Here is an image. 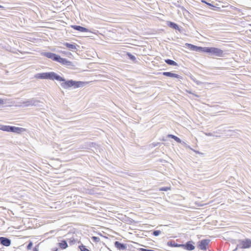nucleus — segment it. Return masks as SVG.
<instances>
[{
    "label": "nucleus",
    "instance_id": "nucleus-16",
    "mask_svg": "<svg viewBox=\"0 0 251 251\" xmlns=\"http://www.w3.org/2000/svg\"><path fill=\"white\" fill-rule=\"evenodd\" d=\"M167 245L171 247H181L182 244L176 243L174 241L170 240L167 242Z\"/></svg>",
    "mask_w": 251,
    "mask_h": 251
},
{
    "label": "nucleus",
    "instance_id": "nucleus-13",
    "mask_svg": "<svg viewBox=\"0 0 251 251\" xmlns=\"http://www.w3.org/2000/svg\"><path fill=\"white\" fill-rule=\"evenodd\" d=\"M115 247L117 248L119 250H125L126 249V245L120 243L119 241H115L114 242Z\"/></svg>",
    "mask_w": 251,
    "mask_h": 251
},
{
    "label": "nucleus",
    "instance_id": "nucleus-6",
    "mask_svg": "<svg viewBox=\"0 0 251 251\" xmlns=\"http://www.w3.org/2000/svg\"><path fill=\"white\" fill-rule=\"evenodd\" d=\"M239 243L242 249H247L251 247V239L240 240Z\"/></svg>",
    "mask_w": 251,
    "mask_h": 251
},
{
    "label": "nucleus",
    "instance_id": "nucleus-30",
    "mask_svg": "<svg viewBox=\"0 0 251 251\" xmlns=\"http://www.w3.org/2000/svg\"><path fill=\"white\" fill-rule=\"evenodd\" d=\"M140 250L141 251H155L153 250H151V249H144V248H141L140 249Z\"/></svg>",
    "mask_w": 251,
    "mask_h": 251
},
{
    "label": "nucleus",
    "instance_id": "nucleus-9",
    "mask_svg": "<svg viewBox=\"0 0 251 251\" xmlns=\"http://www.w3.org/2000/svg\"><path fill=\"white\" fill-rule=\"evenodd\" d=\"M63 45L66 47L69 50L72 51H76L77 50V47H78V45H77L75 43L71 44L69 43H64Z\"/></svg>",
    "mask_w": 251,
    "mask_h": 251
},
{
    "label": "nucleus",
    "instance_id": "nucleus-14",
    "mask_svg": "<svg viewBox=\"0 0 251 251\" xmlns=\"http://www.w3.org/2000/svg\"><path fill=\"white\" fill-rule=\"evenodd\" d=\"M71 27H72L74 29L77 30V31H79L80 32H88V31H89L88 29H87L84 27L80 26V25H71Z\"/></svg>",
    "mask_w": 251,
    "mask_h": 251
},
{
    "label": "nucleus",
    "instance_id": "nucleus-25",
    "mask_svg": "<svg viewBox=\"0 0 251 251\" xmlns=\"http://www.w3.org/2000/svg\"><path fill=\"white\" fill-rule=\"evenodd\" d=\"M78 248L81 251H86L88 250L83 245L79 246Z\"/></svg>",
    "mask_w": 251,
    "mask_h": 251
},
{
    "label": "nucleus",
    "instance_id": "nucleus-11",
    "mask_svg": "<svg viewBox=\"0 0 251 251\" xmlns=\"http://www.w3.org/2000/svg\"><path fill=\"white\" fill-rule=\"evenodd\" d=\"M11 240L4 237H0V244L2 245L9 247L11 245Z\"/></svg>",
    "mask_w": 251,
    "mask_h": 251
},
{
    "label": "nucleus",
    "instance_id": "nucleus-31",
    "mask_svg": "<svg viewBox=\"0 0 251 251\" xmlns=\"http://www.w3.org/2000/svg\"><path fill=\"white\" fill-rule=\"evenodd\" d=\"M202 2H204V3H205L206 4H207L208 5H209V6H211L212 7H214V6L211 3H208V2H206L205 0H202L201 1Z\"/></svg>",
    "mask_w": 251,
    "mask_h": 251
},
{
    "label": "nucleus",
    "instance_id": "nucleus-17",
    "mask_svg": "<svg viewBox=\"0 0 251 251\" xmlns=\"http://www.w3.org/2000/svg\"><path fill=\"white\" fill-rule=\"evenodd\" d=\"M59 246L62 249H65L68 247V244L65 240H62L61 242L59 243Z\"/></svg>",
    "mask_w": 251,
    "mask_h": 251
},
{
    "label": "nucleus",
    "instance_id": "nucleus-18",
    "mask_svg": "<svg viewBox=\"0 0 251 251\" xmlns=\"http://www.w3.org/2000/svg\"><path fill=\"white\" fill-rule=\"evenodd\" d=\"M167 137L174 139L177 143H180L181 142V139L174 135L168 134Z\"/></svg>",
    "mask_w": 251,
    "mask_h": 251
},
{
    "label": "nucleus",
    "instance_id": "nucleus-20",
    "mask_svg": "<svg viewBox=\"0 0 251 251\" xmlns=\"http://www.w3.org/2000/svg\"><path fill=\"white\" fill-rule=\"evenodd\" d=\"M127 55L128 56L129 59H130L131 60L134 61L136 60V57L134 55H132L129 52L127 53Z\"/></svg>",
    "mask_w": 251,
    "mask_h": 251
},
{
    "label": "nucleus",
    "instance_id": "nucleus-36",
    "mask_svg": "<svg viewBox=\"0 0 251 251\" xmlns=\"http://www.w3.org/2000/svg\"><path fill=\"white\" fill-rule=\"evenodd\" d=\"M33 251H39V250H38V249L36 247H35L33 249Z\"/></svg>",
    "mask_w": 251,
    "mask_h": 251
},
{
    "label": "nucleus",
    "instance_id": "nucleus-5",
    "mask_svg": "<svg viewBox=\"0 0 251 251\" xmlns=\"http://www.w3.org/2000/svg\"><path fill=\"white\" fill-rule=\"evenodd\" d=\"M25 130V129L19 127H16L14 126H8L7 131V132H14L18 134H20Z\"/></svg>",
    "mask_w": 251,
    "mask_h": 251
},
{
    "label": "nucleus",
    "instance_id": "nucleus-29",
    "mask_svg": "<svg viewBox=\"0 0 251 251\" xmlns=\"http://www.w3.org/2000/svg\"><path fill=\"white\" fill-rule=\"evenodd\" d=\"M33 246V243L31 242H30L27 246V250H30Z\"/></svg>",
    "mask_w": 251,
    "mask_h": 251
},
{
    "label": "nucleus",
    "instance_id": "nucleus-12",
    "mask_svg": "<svg viewBox=\"0 0 251 251\" xmlns=\"http://www.w3.org/2000/svg\"><path fill=\"white\" fill-rule=\"evenodd\" d=\"M163 75L171 77H175L178 79H181L182 76L174 73H173L172 72H164L162 73Z\"/></svg>",
    "mask_w": 251,
    "mask_h": 251
},
{
    "label": "nucleus",
    "instance_id": "nucleus-34",
    "mask_svg": "<svg viewBox=\"0 0 251 251\" xmlns=\"http://www.w3.org/2000/svg\"><path fill=\"white\" fill-rule=\"evenodd\" d=\"M191 79H192V80H193L195 83H196V82H197V81L198 80H197V79H196V78H195V77H191Z\"/></svg>",
    "mask_w": 251,
    "mask_h": 251
},
{
    "label": "nucleus",
    "instance_id": "nucleus-37",
    "mask_svg": "<svg viewBox=\"0 0 251 251\" xmlns=\"http://www.w3.org/2000/svg\"><path fill=\"white\" fill-rule=\"evenodd\" d=\"M159 144V143H157V144H156L154 145V147L156 146L157 145V144Z\"/></svg>",
    "mask_w": 251,
    "mask_h": 251
},
{
    "label": "nucleus",
    "instance_id": "nucleus-4",
    "mask_svg": "<svg viewBox=\"0 0 251 251\" xmlns=\"http://www.w3.org/2000/svg\"><path fill=\"white\" fill-rule=\"evenodd\" d=\"M40 101L36 98H31L27 99L20 102L21 105L24 107L38 106Z\"/></svg>",
    "mask_w": 251,
    "mask_h": 251
},
{
    "label": "nucleus",
    "instance_id": "nucleus-32",
    "mask_svg": "<svg viewBox=\"0 0 251 251\" xmlns=\"http://www.w3.org/2000/svg\"><path fill=\"white\" fill-rule=\"evenodd\" d=\"M189 94H191L193 95L194 96H195V97H196L197 98H199L200 97V96L197 95V94H195V93H192L191 92H189Z\"/></svg>",
    "mask_w": 251,
    "mask_h": 251
},
{
    "label": "nucleus",
    "instance_id": "nucleus-2",
    "mask_svg": "<svg viewBox=\"0 0 251 251\" xmlns=\"http://www.w3.org/2000/svg\"><path fill=\"white\" fill-rule=\"evenodd\" d=\"M204 52L209 53L210 55L217 57H224L225 53L220 49L215 47H205Z\"/></svg>",
    "mask_w": 251,
    "mask_h": 251
},
{
    "label": "nucleus",
    "instance_id": "nucleus-23",
    "mask_svg": "<svg viewBox=\"0 0 251 251\" xmlns=\"http://www.w3.org/2000/svg\"><path fill=\"white\" fill-rule=\"evenodd\" d=\"M204 134L207 136H215L216 137H220L219 136H218V135H215L214 134L215 133V132H214L213 133H211V132H204Z\"/></svg>",
    "mask_w": 251,
    "mask_h": 251
},
{
    "label": "nucleus",
    "instance_id": "nucleus-28",
    "mask_svg": "<svg viewBox=\"0 0 251 251\" xmlns=\"http://www.w3.org/2000/svg\"><path fill=\"white\" fill-rule=\"evenodd\" d=\"M65 66L69 67L74 66V65L73 64V63L68 60H67V61L66 62V64Z\"/></svg>",
    "mask_w": 251,
    "mask_h": 251
},
{
    "label": "nucleus",
    "instance_id": "nucleus-3",
    "mask_svg": "<svg viewBox=\"0 0 251 251\" xmlns=\"http://www.w3.org/2000/svg\"><path fill=\"white\" fill-rule=\"evenodd\" d=\"M43 55L45 57L51 59L53 61L60 63L62 65H65L68 60L63 58L58 54L50 52H45L43 53Z\"/></svg>",
    "mask_w": 251,
    "mask_h": 251
},
{
    "label": "nucleus",
    "instance_id": "nucleus-38",
    "mask_svg": "<svg viewBox=\"0 0 251 251\" xmlns=\"http://www.w3.org/2000/svg\"><path fill=\"white\" fill-rule=\"evenodd\" d=\"M2 7L1 5H0V8Z\"/></svg>",
    "mask_w": 251,
    "mask_h": 251
},
{
    "label": "nucleus",
    "instance_id": "nucleus-22",
    "mask_svg": "<svg viewBox=\"0 0 251 251\" xmlns=\"http://www.w3.org/2000/svg\"><path fill=\"white\" fill-rule=\"evenodd\" d=\"M92 241L96 243L99 242L100 241V238L99 237L97 236H92L91 238Z\"/></svg>",
    "mask_w": 251,
    "mask_h": 251
},
{
    "label": "nucleus",
    "instance_id": "nucleus-7",
    "mask_svg": "<svg viewBox=\"0 0 251 251\" xmlns=\"http://www.w3.org/2000/svg\"><path fill=\"white\" fill-rule=\"evenodd\" d=\"M209 242L210 240L209 239L201 240L199 242V244L198 247L201 250H206L207 247L208 246Z\"/></svg>",
    "mask_w": 251,
    "mask_h": 251
},
{
    "label": "nucleus",
    "instance_id": "nucleus-10",
    "mask_svg": "<svg viewBox=\"0 0 251 251\" xmlns=\"http://www.w3.org/2000/svg\"><path fill=\"white\" fill-rule=\"evenodd\" d=\"M193 244L194 242L192 241H189L185 244H182L181 247L188 251H193L195 248Z\"/></svg>",
    "mask_w": 251,
    "mask_h": 251
},
{
    "label": "nucleus",
    "instance_id": "nucleus-8",
    "mask_svg": "<svg viewBox=\"0 0 251 251\" xmlns=\"http://www.w3.org/2000/svg\"><path fill=\"white\" fill-rule=\"evenodd\" d=\"M187 47L192 50L204 52L205 47H198L191 44H186Z\"/></svg>",
    "mask_w": 251,
    "mask_h": 251
},
{
    "label": "nucleus",
    "instance_id": "nucleus-15",
    "mask_svg": "<svg viewBox=\"0 0 251 251\" xmlns=\"http://www.w3.org/2000/svg\"><path fill=\"white\" fill-rule=\"evenodd\" d=\"M167 25L168 26L172 28L175 29L176 30H178L179 31L180 30V28L179 26L176 24L174 22L168 21L167 22Z\"/></svg>",
    "mask_w": 251,
    "mask_h": 251
},
{
    "label": "nucleus",
    "instance_id": "nucleus-33",
    "mask_svg": "<svg viewBox=\"0 0 251 251\" xmlns=\"http://www.w3.org/2000/svg\"><path fill=\"white\" fill-rule=\"evenodd\" d=\"M197 85H201L202 84H204V82H202L201 81H199V80H197V82L196 83Z\"/></svg>",
    "mask_w": 251,
    "mask_h": 251
},
{
    "label": "nucleus",
    "instance_id": "nucleus-27",
    "mask_svg": "<svg viewBox=\"0 0 251 251\" xmlns=\"http://www.w3.org/2000/svg\"><path fill=\"white\" fill-rule=\"evenodd\" d=\"M170 189V187H163L159 188V191H167Z\"/></svg>",
    "mask_w": 251,
    "mask_h": 251
},
{
    "label": "nucleus",
    "instance_id": "nucleus-35",
    "mask_svg": "<svg viewBox=\"0 0 251 251\" xmlns=\"http://www.w3.org/2000/svg\"><path fill=\"white\" fill-rule=\"evenodd\" d=\"M4 104V100L2 99H0V105Z\"/></svg>",
    "mask_w": 251,
    "mask_h": 251
},
{
    "label": "nucleus",
    "instance_id": "nucleus-19",
    "mask_svg": "<svg viewBox=\"0 0 251 251\" xmlns=\"http://www.w3.org/2000/svg\"><path fill=\"white\" fill-rule=\"evenodd\" d=\"M165 61L167 64H168L169 65H172V66H177V64L176 62L175 61H174V60H171V59H166L165 60Z\"/></svg>",
    "mask_w": 251,
    "mask_h": 251
},
{
    "label": "nucleus",
    "instance_id": "nucleus-26",
    "mask_svg": "<svg viewBox=\"0 0 251 251\" xmlns=\"http://www.w3.org/2000/svg\"><path fill=\"white\" fill-rule=\"evenodd\" d=\"M161 231L159 230H154L152 234L155 236H157L161 233Z\"/></svg>",
    "mask_w": 251,
    "mask_h": 251
},
{
    "label": "nucleus",
    "instance_id": "nucleus-21",
    "mask_svg": "<svg viewBox=\"0 0 251 251\" xmlns=\"http://www.w3.org/2000/svg\"><path fill=\"white\" fill-rule=\"evenodd\" d=\"M8 126L0 125V130L4 131H7Z\"/></svg>",
    "mask_w": 251,
    "mask_h": 251
},
{
    "label": "nucleus",
    "instance_id": "nucleus-24",
    "mask_svg": "<svg viewBox=\"0 0 251 251\" xmlns=\"http://www.w3.org/2000/svg\"><path fill=\"white\" fill-rule=\"evenodd\" d=\"M60 52L67 57H70V56L72 55L70 52H68L67 51H61Z\"/></svg>",
    "mask_w": 251,
    "mask_h": 251
},
{
    "label": "nucleus",
    "instance_id": "nucleus-1",
    "mask_svg": "<svg viewBox=\"0 0 251 251\" xmlns=\"http://www.w3.org/2000/svg\"><path fill=\"white\" fill-rule=\"evenodd\" d=\"M35 77L38 79L56 80L59 81H62L60 85L65 89H69L71 87H73L74 88L82 87L85 84L84 82L75 81L73 79L66 80L64 78L53 72L38 73L35 75Z\"/></svg>",
    "mask_w": 251,
    "mask_h": 251
}]
</instances>
